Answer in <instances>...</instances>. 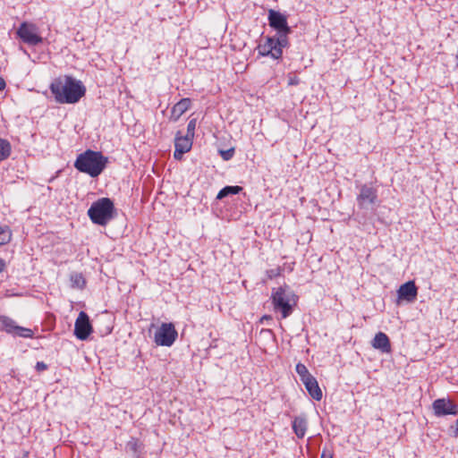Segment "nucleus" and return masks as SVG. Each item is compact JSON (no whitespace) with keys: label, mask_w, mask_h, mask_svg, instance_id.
Wrapping results in <instances>:
<instances>
[{"label":"nucleus","mask_w":458,"mask_h":458,"mask_svg":"<svg viewBox=\"0 0 458 458\" xmlns=\"http://www.w3.org/2000/svg\"><path fill=\"white\" fill-rule=\"evenodd\" d=\"M272 319V317L270 315H264L260 321L263 322L264 320H271Z\"/></svg>","instance_id":"obj_30"},{"label":"nucleus","mask_w":458,"mask_h":458,"mask_svg":"<svg viewBox=\"0 0 458 458\" xmlns=\"http://www.w3.org/2000/svg\"><path fill=\"white\" fill-rule=\"evenodd\" d=\"M35 369L37 371L41 372L47 369V365L43 361H38L36 363Z\"/></svg>","instance_id":"obj_26"},{"label":"nucleus","mask_w":458,"mask_h":458,"mask_svg":"<svg viewBox=\"0 0 458 458\" xmlns=\"http://www.w3.org/2000/svg\"><path fill=\"white\" fill-rule=\"evenodd\" d=\"M455 60H456V66H458V54L455 56Z\"/></svg>","instance_id":"obj_32"},{"label":"nucleus","mask_w":458,"mask_h":458,"mask_svg":"<svg viewBox=\"0 0 458 458\" xmlns=\"http://www.w3.org/2000/svg\"><path fill=\"white\" fill-rule=\"evenodd\" d=\"M49 89L58 104H76L86 94L82 81L70 75L54 80Z\"/></svg>","instance_id":"obj_2"},{"label":"nucleus","mask_w":458,"mask_h":458,"mask_svg":"<svg viewBox=\"0 0 458 458\" xmlns=\"http://www.w3.org/2000/svg\"><path fill=\"white\" fill-rule=\"evenodd\" d=\"M17 36L29 46H37L42 43L43 38L38 34L35 24L23 21L16 31Z\"/></svg>","instance_id":"obj_8"},{"label":"nucleus","mask_w":458,"mask_h":458,"mask_svg":"<svg viewBox=\"0 0 458 458\" xmlns=\"http://www.w3.org/2000/svg\"><path fill=\"white\" fill-rule=\"evenodd\" d=\"M374 349L379 350L382 353H389L391 352V344L389 337L383 332L376 334L371 342Z\"/></svg>","instance_id":"obj_15"},{"label":"nucleus","mask_w":458,"mask_h":458,"mask_svg":"<svg viewBox=\"0 0 458 458\" xmlns=\"http://www.w3.org/2000/svg\"><path fill=\"white\" fill-rule=\"evenodd\" d=\"M193 138L188 135H183L180 131H177L174 139V158L181 160L182 156L191 149Z\"/></svg>","instance_id":"obj_10"},{"label":"nucleus","mask_w":458,"mask_h":458,"mask_svg":"<svg viewBox=\"0 0 458 458\" xmlns=\"http://www.w3.org/2000/svg\"><path fill=\"white\" fill-rule=\"evenodd\" d=\"M300 83V79L297 76L289 77L288 85L293 86Z\"/></svg>","instance_id":"obj_27"},{"label":"nucleus","mask_w":458,"mask_h":458,"mask_svg":"<svg viewBox=\"0 0 458 458\" xmlns=\"http://www.w3.org/2000/svg\"><path fill=\"white\" fill-rule=\"evenodd\" d=\"M456 425H457L456 433L458 435V419H457V421H456Z\"/></svg>","instance_id":"obj_33"},{"label":"nucleus","mask_w":458,"mask_h":458,"mask_svg":"<svg viewBox=\"0 0 458 458\" xmlns=\"http://www.w3.org/2000/svg\"><path fill=\"white\" fill-rule=\"evenodd\" d=\"M116 213L114 201L109 198H101L93 202L88 209V216L93 224L106 225Z\"/></svg>","instance_id":"obj_5"},{"label":"nucleus","mask_w":458,"mask_h":458,"mask_svg":"<svg viewBox=\"0 0 458 458\" xmlns=\"http://www.w3.org/2000/svg\"><path fill=\"white\" fill-rule=\"evenodd\" d=\"M92 332L89 318L86 312L81 311L74 325V335L80 340H86Z\"/></svg>","instance_id":"obj_11"},{"label":"nucleus","mask_w":458,"mask_h":458,"mask_svg":"<svg viewBox=\"0 0 458 458\" xmlns=\"http://www.w3.org/2000/svg\"><path fill=\"white\" fill-rule=\"evenodd\" d=\"M219 154L225 161H228L233 158V157L234 155V148H231L226 150L220 149Z\"/></svg>","instance_id":"obj_24"},{"label":"nucleus","mask_w":458,"mask_h":458,"mask_svg":"<svg viewBox=\"0 0 458 458\" xmlns=\"http://www.w3.org/2000/svg\"><path fill=\"white\" fill-rule=\"evenodd\" d=\"M178 333L172 323H163L155 333V343L161 346H171L175 342Z\"/></svg>","instance_id":"obj_7"},{"label":"nucleus","mask_w":458,"mask_h":458,"mask_svg":"<svg viewBox=\"0 0 458 458\" xmlns=\"http://www.w3.org/2000/svg\"><path fill=\"white\" fill-rule=\"evenodd\" d=\"M5 268V262L3 259H0V272L4 271Z\"/></svg>","instance_id":"obj_29"},{"label":"nucleus","mask_w":458,"mask_h":458,"mask_svg":"<svg viewBox=\"0 0 458 458\" xmlns=\"http://www.w3.org/2000/svg\"><path fill=\"white\" fill-rule=\"evenodd\" d=\"M0 330L13 338H33L34 331L31 328L21 327L12 318L0 315Z\"/></svg>","instance_id":"obj_6"},{"label":"nucleus","mask_w":458,"mask_h":458,"mask_svg":"<svg viewBox=\"0 0 458 458\" xmlns=\"http://www.w3.org/2000/svg\"><path fill=\"white\" fill-rule=\"evenodd\" d=\"M308 427V421L305 415H300L294 417L293 422H292V428L294 432V434L297 436L298 438L304 437Z\"/></svg>","instance_id":"obj_17"},{"label":"nucleus","mask_w":458,"mask_h":458,"mask_svg":"<svg viewBox=\"0 0 458 458\" xmlns=\"http://www.w3.org/2000/svg\"><path fill=\"white\" fill-rule=\"evenodd\" d=\"M274 275H275V274H274V271H273V270H271V275H269V276H270V277H272Z\"/></svg>","instance_id":"obj_34"},{"label":"nucleus","mask_w":458,"mask_h":458,"mask_svg":"<svg viewBox=\"0 0 458 458\" xmlns=\"http://www.w3.org/2000/svg\"><path fill=\"white\" fill-rule=\"evenodd\" d=\"M12 151V146L7 140L0 138V162L7 159Z\"/></svg>","instance_id":"obj_21"},{"label":"nucleus","mask_w":458,"mask_h":458,"mask_svg":"<svg viewBox=\"0 0 458 458\" xmlns=\"http://www.w3.org/2000/svg\"><path fill=\"white\" fill-rule=\"evenodd\" d=\"M12 240V231L8 225H0V246L9 243Z\"/></svg>","instance_id":"obj_22"},{"label":"nucleus","mask_w":458,"mask_h":458,"mask_svg":"<svg viewBox=\"0 0 458 458\" xmlns=\"http://www.w3.org/2000/svg\"><path fill=\"white\" fill-rule=\"evenodd\" d=\"M320 458H327V455H326V453H325V451H324V452H323V453L321 454V456H320Z\"/></svg>","instance_id":"obj_31"},{"label":"nucleus","mask_w":458,"mask_h":458,"mask_svg":"<svg viewBox=\"0 0 458 458\" xmlns=\"http://www.w3.org/2000/svg\"><path fill=\"white\" fill-rule=\"evenodd\" d=\"M70 281L72 288L83 289L86 285V279L81 273H72Z\"/></svg>","instance_id":"obj_20"},{"label":"nucleus","mask_w":458,"mask_h":458,"mask_svg":"<svg viewBox=\"0 0 458 458\" xmlns=\"http://www.w3.org/2000/svg\"><path fill=\"white\" fill-rule=\"evenodd\" d=\"M191 101L190 98H182L172 108L171 119L177 121L187 110L190 109Z\"/></svg>","instance_id":"obj_16"},{"label":"nucleus","mask_w":458,"mask_h":458,"mask_svg":"<svg viewBox=\"0 0 458 458\" xmlns=\"http://www.w3.org/2000/svg\"><path fill=\"white\" fill-rule=\"evenodd\" d=\"M434 413L437 417L446 415H456L458 413V405L449 399L438 398L432 403Z\"/></svg>","instance_id":"obj_12"},{"label":"nucleus","mask_w":458,"mask_h":458,"mask_svg":"<svg viewBox=\"0 0 458 458\" xmlns=\"http://www.w3.org/2000/svg\"><path fill=\"white\" fill-rule=\"evenodd\" d=\"M397 294L400 300L413 302L417 299L418 288L413 281H408L400 286Z\"/></svg>","instance_id":"obj_13"},{"label":"nucleus","mask_w":458,"mask_h":458,"mask_svg":"<svg viewBox=\"0 0 458 458\" xmlns=\"http://www.w3.org/2000/svg\"><path fill=\"white\" fill-rule=\"evenodd\" d=\"M108 163V158L99 151L87 149L78 155L74 167L81 173L95 178L102 174Z\"/></svg>","instance_id":"obj_3"},{"label":"nucleus","mask_w":458,"mask_h":458,"mask_svg":"<svg viewBox=\"0 0 458 458\" xmlns=\"http://www.w3.org/2000/svg\"><path fill=\"white\" fill-rule=\"evenodd\" d=\"M242 187L234 185V186H225L219 191L216 195V199H223L225 197L230 195L239 194L242 191Z\"/></svg>","instance_id":"obj_19"},{"label":"nucleus","mask_w":458,"mask_h":458,"mask_svg":"<svg viewBox=\"0 0 458 458\" xmlns=\"http://www.w3.org/2000/svg\"><path fill=\"white\" fill-rule=\"evenodd\" d=\"M304 385L306 390L309 394L316 401H320L322 399V391L318 386L317 379L310 375V377L301 380Z\"/></svg>","instance_id":"obj_14"},{"label":"nucleus","mask_w":458,"mask_h":458,"mask_svg":"<svg viewBox=\"0 0 458 458\" xmlns=\"http://www.w3.org/2000/svg\"><path fill=\"white\" fill-rule=\"evenodd\" d=\"M271 301L275 311L280 312L282 318H286L293 313V307L296 306L298 301V296L290 286L284 284L273 288Z\"/></svg>","instance_id":"obj_4"},{"label":"nucleus","mask_w":458,"mask_h":458,"mask_svg":"<svg viewBox=\"0 0 458 458\" xmlns=\"http://www.w3.org/2000/svg\"><path fill=\"white\" fill-rule=\"evenodd\" d=\"M197 121L196 119H191L187 125V133L186 135L194 138L195 129H196Z\"/></svg>","instance_id":"obj_25"},{"label":"nucleus","mask_w":458,"mask_h":458,"mask_svg":"<svg viewBox=\"0 0 458 458\" xmlns=\"http://www.w3.org/2000/svg\"><path fill=\"white\" fill-rule=\"evenodd\" d=\"M268 25L276 31V35L267 36L257 47L259 55L271 56L279 60L283 56V48L289 46L288 35L293 32L288 25L287 17L279 11L269 9L267 13Z\"/></svg>","instance_id":"obj_1"},{"label":"nucleus","mask_w":458,"mask_h":458,"mask_svg":"<svg viewBox=\"0 0 458 458\" xmlns=\"http://www.w3.org/2000/svg\"><path fill=\"white\" fill-rule=\"evenodd\" d=\"M295 370H296V373L299 375L300 377V380H302L308 377H310L311 374L309 372L307 367L299 362L297 365H296V368H295Z\"/></svg>","instance_id":"obj_23"},{"label":"nucleus","mask_w":458,"mask_h":458,"mask_svg":"<svg viewBox=\"0 0 458 458\" xmlns=\"http://www.w3.org/2000/svg\"><path fill=\"white\" fill-rule=\"evenodd\" d=\"M143 448L144 446L142 443L134 437H131L125 445V450L128 454L137 456H140L142 454Z\"/></svg>","instance_id":"obj_18"},{"label":"nucleus","mask_w":458,"mask_h":458,"mask_svg":"<svg viewBox=\"0 0 458 458\" xmlns=\"http://www.w3.org/2000/svg\"><path fill=\"white\" fill-rule=\"evenodd\" d=\"M356 200L360 208L368 209L377 201V189L368 184L361 185Z\"/></svg>","instance_id":"obj_9"},{"label":"nucleus","mask_w":458,"mask_h":458,"mask_svg":"<svg viewBox=\"0 0 458 458\" xmlns=\"http://www.w3.org/2000/svg\"><path fill=\"white\" fill-rule=\"evenodd\" d=\"M5 86H6V83H5L4 80L2 77H0V90L4 89Z\"/></svg>","instance_id":"obj_28"}]
</instances>
